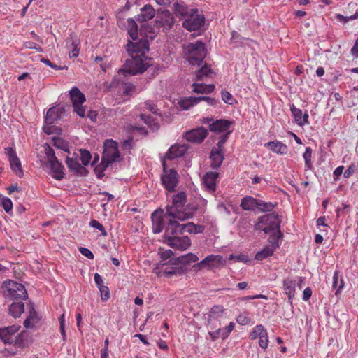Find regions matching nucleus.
I'll use <instances>...</instances> for the list:
<instances>
[{
    "instance_id": "obj_48",
    "label": "nucleus",
    "mask_w": 358,
    "mask_h": 358,
    "mask_svg": "<svg viewBox=\"0 0 358 358\" xmlns=\"http://www.w3.org/2000/svg\"><path fill=\"white\" fill-rule=\"evenodd\" d=\"M157 254L160 257V259H161L160 262L161 263H163L162 262L166 261L167 259L169 260V259H172L171 256L173 255L172 250H171L170 249L164 250V249H162V248H159Z\"/></svg>"
},
{
    "instance_id": "obj_39",
    "label": "nucleus",
    "mask_w": 358,
    "mask_h": 358,
    "mask_svg": "<svg viewBox=\"0 0 358 358\" xmlns=\"http://www.w3.org/2000/svg\"><path fill=\"white\" fill-rule=\"evenodd\" d=\"M344 286L343 280L338 271H335L333 275L332 288L336 289L335 294L338 296Z\"/></svg>"
},
{
    "instance_id": "obj_1",
    "label": "nucleus",
    "mask_w": 358,
    "mask_h": 358,
    "mask_svg": "<svg viewBox=\"0 0 358 358\" xmlns=\"http://www.w3.org/2000/svg\"><path fill=\"white\" fill-rule=\"evenodd\" d=\"M127 22L128 34L134 41L129 40L126 45L127 51L131 59H127L122 68L118 71L119 74L125 76L143 73L151 65L150 62H144V59L151 60V58L145 56L149 51L148 40L145 38L138 40V26L134 20L129 18Z\"/></svg>"
},
{
    "instance_id": "obj_31",
    "label": "nucleus",
    "mask_w": 358,
    "mask_h": 358,
    "mask_svg": "<svg viewBox=\"0 0 358 358\" xmlns=\"http://www.w3.org/2000/svg\"><path fill=\"white\" fill-rule=\"evenodd\" d=\"M218 175V173L213 171H209L204 175L203 182L208 191L215 190L216 179L217 178Z\"/></svg>"
},
{
    "instance_id": "obj_61",
    "label": "nucleus",
    "mask_w": 358,
    "mask_h": 358,
    "mask_svg": "<svg viewBox=\"0 0 358 358\" xmlns=\"http://www.w3.org/2000/svg\"><path fill=\"white\" fill-rule=\"evenodd\" d=\"M24 47L29 49H34L40 52H43V49L41 48V46L34 42L27 41L24 43Z\"/></svg>"
},
{
    "instance_id": "obj_29",
    "label": "nucleus",
    "mask_w": 358,
    "mask_h": 358,
    "mask_svg": "<svg viewBox=\"0 0 358 358\" xmlns=\"http://www.w3.org/2000/svg\"><path fill=\"white\" fill-rule=\"evenodd\" d=\"M199 258L193 253H188L185 255L180 256L176 258H172L169 260V262L174 266L179 264H187L192 262H196Z\"/></svg>"
},
{
    "instance_id": "obj_43",
    "label": "nucleus",
    "mask_w": 358,
    "mask_h": 358,
    "mask_svg": "<svg viewBox=\"0 0 358 358\" xmlns=\"http://www.w3.org/2000/svg\"><path fill=\"white\" fill-rule=\"evenodd\" d=\"M236 322L240 325H248L252 324L254 322L252 320L250 313L248 312H243L240 313L236 317Z\"/></svg>"
},
{
    "instance_id": "obj_51",
    "label": "nucleus",
    "mask_w": 358,
    "mask_h": 358,
    "mask_svg": "<svg viewBox=\"0 0 358 358\" xmlns=\"http://www.w3.org/2000/svg\"><path fill=\"white\" fill-rule=\"evenodd\" d=\"M234 327H235V324L233 322H231L227 326H226L223 328H221L222 329L221 339H222V340L227 339L229 336L231 332L234 330Z\"/></svg>"
},
{
    "instance_id": "obj_49",
    "label": "nucleus",
    "mask_w": 358,
    "mask_h": 358,
    "mask_svg": "<svg viewBox=\"0 0 358 358\" xmlns=\"http://www.w3.org/2000/svg\"><path fill=\"white\" fill-rule=\"evenodd\" d=\"M208 334L212 341H215L217 339L221 338L222 329L219 327L214 329H208Z\"/></svg>"
},
{
    "instance_id": "obj_50",
    "label": "nucleus",
    "mask_w": 358,
    "mask_h": 358,
    "mask_svg": "<svg viewBox=\"0 0 358 358\" xmlns=\"http://www.w3.org/2000/svg\"><path fill=\"white\" fill-rule=\"evenodd\" d=\"M80 160L82 162V164L83 166H87L92 159V155L90 152L86 150H80Z\"/></svg>"
},
{
    "instance_id": "obj_53",
    "label": "nucleus",
    "mask_w": 358,
    "mask_h": 358,
    "mask_svg": "<svg viewBox=\"0 0 358 358\" xmlns=\"http://www.w3.org/2000/svg\"><path fill=\"white\" fill-rule=\"evenodd\" d=\"M231 131H227L225 134L221 135L219 137L218 142L215 146L217 149H220V150H223L222 147L224 144L227 142V139L229 138V136L231 134Z\"/></svg>"
},
{
    "instance_id": "obj_22",
    "label": "nucleus",
    "mask_w": 358,
    "mask_h": 358,
    "mask_svg": "<svg viewBox=\"0 0 358 358\" xmlns=\"http://www.w3.org/2000/svg\"><path fill=\"white\" fill-rule=\"evenodd\" d=\"M210 166L213 169H217L222 164L224 157V151L220 150L216 147H213L210 153Z\"/></svg>"
},
{
    "instance_id": "obj_18",
    "label": "nucleus",
    "mask_w": 358,
    "mask_h": 358,
    "mask_svg": "<svg viewBox=\"0 0 358 358\" xmlns=\"http://www.w3.org/2000/svg\"><path fill=\"white\" fill-rule=\"evenodd\" d=\"M188 148L189 147L185 144H175L171 145L166 153L165 158L169 160H173L182 157L187 152Z\"/></svg>"
},
{
    "instance_id": "obj_44",
    "label": "nucleus",
    "mask_w": 358,
    "mask_h": 358,
    "mask_svg": "<svg viewBox=\"0 0 358 358\" xmlns=\"http://www.w3.org/2000/svg\"><path fill=\"white\" fill-rule=\"evenodd\" d=\"M110 164L108 162H106L101 159V163L94 167V173L99 179H101L105 176L104 171Z\"/></svg>"
},
{
    "instance_id": "obj_8",
    "label": "nucleus",
    "mask_w": 358,
    "mask_h": 358,
    "mask_svg": "<svg viewBox=\"0 0 358 358\" xmlns=\"http://www.w3.org/2000/svg\"><path fill=\"white\" fill-rule=\"evenodd\" d=\"M61 119L57 110V107H52L48 109L45 117V124L43 130L47 134H57L62 132V129L56 126L52 125L57 120Z\"/></svg>"
},
{
    "instance_id": "obj_54",
    "label": "nucleus",
    "mask_w": 358,
    "mask_h": 358,
    "mask_svg": "<svg viewBox=\"0 0 358 358\" xmlns=\"http://www.w3.org/2000/svg\"><path fill=\"white\" fill-rule=\"evenodd\" d=\"M45 153L48 162L57 159L54 150L48 143L45 144Z\"/></svg>"
},
{
    "instance_id": "obj_17",
    "label": "nucleus",
    "mask_w": 358,
    "mask_h": 358,
    "mask_svg": "<svg viewBox=\"0 0 358 358\" xmlns=\"http://www.w3.org/2000/svg\"><path fill=\"white\" fill-rule=\"evenodd\" d=\"M173 11L177 17L182 19L187 18L191 13H198L196 8H189L182 1L174 2Z\"/></svg>"
},
{
    "instance_id": "obj_59",
    "label": "nucleus",
    "mask_w": 358,
    "mask_h": 358,
    "mask_svg": "<svg viewBox=\"0 0 358 358\" xmlns=\"http://www.w3.org/2000/svg\"><path fill=\"white\" fill-rule=\"evenodd\" d=\"M136 86L131 83H127L124 85V94L125 95H131L132 93L135 91Z\"/></svg>"
},
{
    "instance_id": "obj_20",
    "label": "nucleus",
    "mask_w": 358,
    "mask_h": 358,
    "mask_svg": "<svg viewBox=\"0 0 358 358\" xmlns=\"http://www.w3.org/2000/svg\"><path fill=\"white\" fill-rule=\"evenodd\" d=\"M152 224H165L166 219H168V224H179L176 220L172 219L166 214V211L162 208L155 210L151 215Z\"/></svg>"
},
{
    "instance_id": "obj_57",
    "label": "nucleus",
    "mask_w": 358,
    "mask_h": 358,
    "mask_svg": "<svg viewBox=\"0 0 358 358\" xmlns=\"http://www.w3.org/2000/svg\"><path fill=\"white\" fill-rule=\"evenodd\" d=\"M40 61L49 66L50 67L54 69H56V70H62V69H67V67L66 66H58V65H56L53 63H52L48 59H46V58H44V57H41L40 59Z\"/></svg>"
},
{
    "instance_id": "obj_46",
    "label": "nucleus",
    "mask_w": 358,
    "mask_h": 358,
    "mask_svg": "<svg viewBox=\"0 0 358 358\" xmlns=\"http://www.w3.org/2000/svg\"><path fill=\"white\" fill-rule=\"evenodd\" d=\"M311 155H312V149L310 147H308L306 149L305 152L303 153V158L305 160V166L307 168V169L305 170L306 173L307 171H310L311 169Z\"/></svg>"
},
{
    "instance_id": "obj_63",
    "label": "nucleus",
    "mask_w": 358,
    "mask_h": 358,
    "mask_svg": "<svg viewBox=\"0 0 358 358\" xmlns=\"http://www.w3.org/2000/svg\"><path fill=\"white\" fill-rule=\"evenodd\" d=\"M79 251L83 255L85 256L87 258L90 259H94L93 253L88 248L80 247L79 248Z\"/></svg>"
},
{
    "instance_id": "obj_9",
    "label": "nucleus",
    "mask_w": 358,
    "mask_h": 358,
    "mask_svg": "<svg viewBox=\"0 0 358 358\" xmlns=\"http://www.w3.org/2000/svg\"><path fill=\"white\" fill-rule=\"evenodd\" d=\"M163 169L164 173L161 176L162 185L169 192H174L178 184V173L173 169L167 171L164 162H163Z\"/></svg>"
},
{
    "instance_id": "obj_36",
    "label": "nucleus",
    "mask_w": 358,
    "mask_h": 358,
    "mask_svg": "<svg viewBox=\"0 0 358 358\" xmlns=\"http://www.w3.org/2000/svg\"><path fill=\"white\" fill-rule=\"evenodd\" d=\"M199 103L198 97L189 96L187 99H181L178 101L179 107L182 110H188L190 107Z\"/></svg>"
},
{
    "instance_id": "obj_11",
    "label": "nucleus",
    "mask_w": 358,
    "mask_h": 358,
    "mask_svg": "<svg viewBox=\"0 0 358 358\" xmlns=\"http://www.w3.org/2000/svg\"><path fill=\"white\" fill-rule=\"evenodd\" d=\"M69 95L73 103V111L80 117H84L85 116V109L82 106V104L85 101V95L76 87L71 89Z\"/></svg>"
},
{
    "instance_id": "obj_32",
    "label": "nucleus",
    "mask_w": 358,
    "mask_h": 358,
    "mask_svg": "<svg viewBox=\"0 0 358 358\" xmlns=\"http://www.w3.org/2000/svg\"><path fill=\"white\" fill-rule=\"evenodd\" d=\"M214 84L194 83L192 85L193 92L197 94H210L215 90Z\"/></svg>"
},
{
    "instance_id": "obj_30",
    "label": "nucleus",
    "mask_w": 358,
    "mask_h": 358,
    "mask_svg": "<svg viewBox=\"0 0 358 358\" xmlns=\"http://www.w3.org/2000/svg\"><path fill=\"white\" fill-rule=\"evenodd\" d=\"M75 38L76 36L71 33L69 37L66 40V47L69 49H72L71 51L69 52V57L71 58L78 57L80 51V48H78L80 43L78 40Z\"/></svg>"
},
{
    "instance_id": "obj_5",
    "label": "nucleus",
    "mask_w": 358,
    "mask_h": 358,
    "mask_svg": "<svg viewBox=\"0 0 358 358\" xmlns=\"http://www.w3.org/2000/svg\"><path fill=\"white\" fill-rule=\"evenodd\" d=\"M185 59L192 65L200 66L206 56V44L200 41L188 43L183 48Z\"/></svg>"
},
{
    "instance_id": "obj_42",
    "label": "nucleus",
    "mask_w": 358,
    "mask_h": 358,
    "mask_svg": "<svg viewBox=\"0 0 358 358\" xmlns=\"http://www.w3.org/2000/svg\"><path fill=\"white\" fill-rule=\"evenodd\" d=\"M266 331V329L262 324H257L250 332L249 338L251 340H255L260 337Z\"/></svg>"
},
{
    "instance_id": "obj_38",
    "label": "nucleus",
    "mask_w": 358,
    "mask_h": 358,
    "mask_svg": "<svg viewBox=\"0 0 358 358\" xmlns=\"http://www.w3.org/2000/svg\"><path fill=\"white\" fill-rule=\"evenodd\" d=\"M212 73L213 70L210 66L206 63L195 72L196 77L199 80H203L206 77H210Z\"/></svg>"
},
{
    "instance_id": "obj_55",
    "label": "nucleus",
    "mask_w": 358,
    "mask_h": 358,
    "mask_svg": "<svg viewBox=\"0 0 358 358\" xmlns=\"http://www.w3.org/2000/svg\"><path fill=\"white\" fill-rule=\"evenodd\" d=\"M1 204L6 213H8L12 210L13 203L11 200L7 197H3L1 199Z\"/></svg>"
},
{
    "instance_id": "obj_14",
    "label": "nucleus",
    "mask_w": 358,
    "mask_h": 358,
    "mask_svg": "<svg viewBox=\"0 0 358 358\" xmlns=\"http://www.w3.org/2000/svg\"><path fill=\"white\" fill-rule=\"evenodd\" d=\"M225 264V259L221 255H210L194 266L195 268L212 269L223 266Z\"/></svg>"
},
{
    "instance_id": "obj_10",
    "label": "nucleus",
    "mask_w": 358,
    "mask_h": 358,
    "mask_svg": "<svg viewBox=\"0 0 358 358\" xmlns=\"http://www.w3.org/2000/svg\"><path fill=\"white\" fill-rule=\"evenodd\" d=\"M226 313V309L220 305L213 306L208 313L207 327L214 329L221 325V320Z\"/></svg>"
},
{
    "instance_id": "obj_45",
    "label": "nucleus",
    "mask_w": 358,
    "mask_h": 358,
    "mask_svg": "<svg viewBox=\"0 0 358 358\" xmlns=\"http://www.w3.org/2000/svg\"><path fill=\"white\" fill-rule=\"evenodd\" d=\"M54 146L69 153L68 143L59 137L52 138Z\"/></svg>"
},
{
    "instance_id": "obj_15",
    "label": "nucleus",
    "mask_w": 358,
    "mask_h": 358,
    "mask_svg": "<svg viewBox=\"0 0 358 358\" xmlns=\"http://www.w3.org/2000/svg\"><path fill=\"white\" fill-rule=\"evenodd\" d=\"M208 131L203 127H199L185 132L184 138L192 143H200L208 136Z\"/></svg>"
},
{
    "instance_id": "obj_41",
    "label": "nucleus",
    "mask_w": 358,
    "mask_h": 358,
    "mask_svg": "<svg viewBox=\"0 0 358 358\" xmlns=\"http://www.w3.org/2000/svg\"><path fill=\"white\" fill-rule=\"evenodd\" d=\"M257 210L259 212L269 213L273 210L276 204L272 202H264L262 200L257 199Z\"/></svg>"
},
{
    "instance_id": "obj_34",
    "label": "nucleus",
    "mask_w": 358,
    "mask_h": 358,
    "mask_svg": "<svg viewBox=\"0 0 358 358\" xmlns=\"http://www.w3.org/2000/svg\"><path fill=\"white\" fill-rule=\"evenodd\" d=\"M265 146L269 148L273 152L278 154L282 155L287 152V145L280 141H270L266 143Z\"/></svg>"
},
{
    "instance_id": "obj_6",
    "label": "nucleus",
    "mask_w": 358,
    "mask_h": 358,
    "mask_svg": "<svg viewBox=\"0 0 358 358\" xmlns=\"http://www.w3.org/2000/svg\"><path fill=\"white\" fill-rule=\"evenodd\" d=\"M20 326L13 324L0 329V338L5 344L13 345L17 348L24 345V334L18 333Z\"/></svg>"
},
{
    "instance_id": "obj_7",
    "label": "nucleus",
    "mask_w": 358,
    "mask_h": 358,
    "mask_svg": "<svg viewBox=\"0 0 358 358\" xmlns=\"http://www.w3.org/2000/svg\"><path fill=\"white\" fill-rule=\"evenodd\" d=\"M4 295L10 299H25L27 293L24 286L13 280H8L3 286Z\"/></svg>"
},
{
    "instance_id": "obj_23",
    "label": "nucleus",
    "mask_w": 358,
    "mask_h": 358,
    "mask_svg": "<svg viewBox=\"0 0 358 358\" xmlns=\"http://www.w3.org/2000/svg\"><path fill=\"white\" fill-rule=\"evenodd\" d=\"M169 265H172L169 262L161 263L159 262L153 268V271L159 276L171 275L177 272L176 267H169Z\"/></svg>"
},
{
    "instance_id": "obj_16",
    "label": "nucleus",
    "mask_w": 358,
    "mask_h": 358,
    "mask_svg": "<svg viewBox=\"0 0 358 358\" xmlns=\"http://www.w3.org/2000/svg\"><path fill=\"white\" fill-rule=\"evenodd\" d=\"M5 154L8 156L10 168L19 177H22L23 171L22 169L21 162L16 155L15 150L10 147L5 148Z\"/></svg>"
},
{
    "instance_id": "obj_56",
    "label": "nucleus",
    "mask_w": 358,
    "mask_h": 358,
    "mask_svg": "<svg viewBox=\"0 0 358 358\" xmlns=\"http://www.w3.org/2000/svg\"><path fill=\"white\" fill-rule=\"evenodd\" d=\"M259 345L263 349H266L268 347V336L267 331L264 334H262L260 337H259Z\"/></svg>"
},
{
    "instance_id": "obj_47",
    "label": "nucleus",
    "mask_w": 358,
    "mask_h": 358,
    "mask_svg": "<svg viewBox=\"0 0 358 358\" xmlns=\"http://www.w3.org/2000/svg\"><path fill=\"white\" fill-rule=\"evenodd\" d=\"M38 318L35 313H31L24 321V326L26 328H33L38 322Z\"/></svg>"
},
{
    "instance_id": "obj_58",
    "label": "nucleus",
    "mask_w": 358,
    "mask_h": 358,
    "mask_svg": "<svg viewBox=\"0 0 358 358\" xmlns=\"http://www.w3.org/2000/svg\"><path fill=\"white\" fill-rule=\"evenodd\" d=\"M145 108L155 115H161L159 110L150 101L145 103Z\"/></svg>"
},
{
    "instance_id": "obj_60",
    "label": "nucleus",
    "mask_w": 358,
    "mask_h": 358,
    "mask_svg": "<svg viewBox=\"0 0 358 358\" xmlns=\"http://www.w3.org/2000/svg\"><path fill=\"white\" fill-rule=\"evenodd\" d=\"M101 292V297L103 301H107L110 297L109 289L107 286H103L99 288Z\"/></svg>"
},
{
    "instance_id": "obj_25",
    "label": "nucleus",
    "mask_w": 358,
    "mask_h": 358,
    "mask_svg": "<svg viewBox=\"0 0 358 358\" xmlns=\"http://www.w3.org/2000/svg\"><path fill=\"white\" fill-rule=\"evenodd\" d=\"M48 163L50 164V170L53 173L52 177L58 180L63 179L64 177V173L63 171L64 166L59 162L57 158L49 161Z\"/></svg>"
},
{
    "instance_id": "obj_33",
    "label": "nucleus",
    "mask_w": 358,
    "mask_h": 358,
    "mask_svg": "<svg viewBox=\"0 0 358 358\" xmlns=\"http://www.w3.org/2000/svg\"><path fill=\"white\" fill-rule=\"evenodd\" d=\"M257 199L252 196H245L242 199L241 207L245 210H257Z\"/></svg>"
},
{
    "instance_id": "obj_35",
    "label": "nucleus",
    "mask_w": 358,
    "mask_h": 358,
    "mask_svg": "<svg viewBox=\"0 0 358 358\" xmlns=\"http://www.w3.org/2000/svg\"><path fill=\"white\" fill-rule=\"evenodd\" d=\"M9 314L15 318L19 317L24 310V306L22 301L13 302L10 305Z\"/></svg>"
},
{
    "instance_id": "obj_2",
    "label": "nucleus",
    "mask_w": 358,
    "mask_h": 358,
    "mask_svg": "<svg viewBox=\"0 0 358 358\" xmlns=\"http://www.w3.org/2000/svg\"><path fill=\"white\" fill-rule=\"evenodd\" d=\"M204 225H167L164 236L167 244L179 250H185L191 245V241L187 236H179L182 231L189 233L199 234L203 232Z\"/></svg>"
},
{
    "instance_id": "obj_19",
    "label": "nucleus",
    "mask_w": 358,
    "mask_h": 358,
    "mask_svg": "<svg viewBox=\"0 0 358 358\" xmlns=\"http://www.w3.org/2000/svg\"><path fill=\"white\" fill-rule=\"evenodd\" d=\"M66 164L69 171L73 172L77 176H85L87 173V170L82 166L78 159L76 158H70L69 156L66 157Z\"/></svg>"
},
{
    "instance_id": "obj_40",
    "label": "nucleus",
    "mask_w": 358,
    "mask_h": 358,
    "mask_svg": "<svg viewBox=\"0 0 358 358\" xmlns=\"http://www.w3.org/2000/svg\"><path fill=\"white\" fill-rule=\"evenodd\" d=\"M141 119L152 130H157L159 125L157 121L150 115L142 113L140 115Z\"/></svg>"
},
{
    "instance_id": "obj_62",
    "label": "nucleus",
    "mask_w": 358,
    "mask_h": 358,
    "mask_svg": "<svg viewBox=\"0 0 358 358\" xmlns=\"http://www.w3.org/2000/svg\"><path fill=\"white\" fill-rule=\"evenodd\" d=\"M198 99H199V102L204 101L209 106H215L217 101L215 98L209 96H199Z\"/></svg>"
},
{
    "instance_id": "obj_4",
    "label": "nucleus",
    "mask_w": 358,
    "mask_h": 358,
    "mask_svg": "<svg viewBox=\"0 0 358 358\" xmlns=\"http://www.w3.org/2000/svg\"><path fill=\"white\" fill-rule=\"evenodd\" d=\"M263 231L269 235L268 244L255 254V259L257 261H262L271 257L276 249L279 248L280 240L282 238L280 225H267L263 229Z\"/></svg>"
},
{
    "instance_id": "obj_13",
    "label": "nucleus",
    "mask_w": 358,
    "mask_h": 358,
    "mask_svg": "<svg viewBox=\"0 0 358 358\" xmlns=\"http://www.w3.org/2000/svg\"><path fill=\"white\" fill-rule=\"evenodd\" d=\"M205 20L203 15L193 13L185 19L182 22V27L189 31H196L203 26Z\"/></svg>"
},
{
    "instance_id": "obj_28",
    "label": "nucleus",
    "mask_w": 358,
    "mask_h": 358,
    "mask_svg": "<svg viewBox=\"0 0 358 358\" xmlns=\"http://www.w3.org/2000/svg\"><path fill=\"white\" fill-rule=\"evenodd\" d=\"M155 15V9L150 5H145L141 8V13L137 15L136 19L138 22H147L154 17Z\"/></svg>"
},
{
    "instance_id": "obj_27",
    "label": "nucleus",
    "mask_w": 358,
    "mask_h": 358,
    "mask_svg": "<svg viewBox=\"0 0 358 358\" xmlns=\"http://www.w3.org/2000/svg\"><path fill=\"white\" fill-rule=\"evenodd\" d=\"M283 288L285 294L287 296L289 302L292 303L293 299L295 296L296 280L291 278L285 279L283 280Z\"/></svg>"
},
{
    "instance_id": "obj_64",
    "label": "nucleus",
    "mask_w": 358,
    "mask_h": 358,
    "mask_svg": "<svg viewBox=\"0 0 358 358\" xmlns=\"http://www.w3.org/2000/svg\"><path fill=\"white\" fill-rule=\"evenodd\" d=\"M355 171V166L354 164H351L348 166V168L345 170V171L343 173V176L345 178H348L350 177Z\"/></svg>"
},
{
    "instance_id": "obj_37",
    "label": "nucleus",
    "mask_w": 358,
    "mask_h": 358,
    "mask_svg": "<svg viewBox=\"0 0 358 358\" xmlns=\"http://www.w3.org/2000/svg\"><path fill=\"white\" fill-rule=\"evenodd\" d=\"M292 115L296 122L299 125H303L307 122L308 115L305 113L303 115L301 110L295 108L294 106L291 108Z\"/></svg>"
},
{
    "instance_id": "obj_24",
    "label": "nucleus",
    "mask_w": 358,
    "mask_h": 358,
    "mask_svg": "<svg viewBox=\"0 0 358 358\" xmlns=\"http://www.w3.org/2000/svg\"><path fill=\"white\" fill-rule=\"evenodd\" d=\"M232 124V122L224 120V119H220L216 120L215 122H213L209 125V129L212 132L215 133H222L224 131H229V128L230 125Z\"/></svg>"
},
{
    "instance_id": "obj_3",
    "label": "nucleus",
    "mask_w": 358,
    "mask_h": 358,
    "mask_svg": "<svg viewBox=\"0 0 358 358\" xmlns=\"http://www.w3.org/2000/svg\"><path fill=\"white\" fill-rule=\"evenodd\" d=\"M186 201V194L184 192H178L173 196L172 205L166 206V214L178 222L192 218L196 211V207L190 205L185 207Z\"/></svg>"
},
{
    "instance_id": "obj_26",
    "label": "nucleus",
    "mask_w": 358,
    "mask_h": 358,
    "mask_svg": "<svg viewBox=\"0 0 358 358\" xmlns=\"http://www.w3.org/2000/svg\"><path fill=\"white\" fill-rule=\"evenodd\" d=\"M282 222V216L275 211H271L261 216L257 224H280Z\"/></svg>"
},
{
    "instance_id": "obj_21",
    "label": "nucleus",
    "mask_w": 358,
    "mask_h": 358,
    "mask_svg": "<svg viewBox=\"0 0 358 358\" xmlns=\"http://www.w3.org/2000/svg\"><path fill=\"white\" fill-rule=\"evenodd\" d=\"M157 22L166 29H169L174 24L175 20L173 15L168 10L162 11L158 14Z\"/></svg>"
},
{
    "instance_id": "obj_52",
    "label": "nucleus",
    "mask_w": 358,
    "mask_h": 358,
    "mask_svg": "<svg viewBox=\"0 0 358 358\" xmlns=\"http://www.w3.org/2000/svg\"><path fill=\"white\" fill-rule=\"evenodd\" d=\"M221 96H222V99L223 100V101L229 105H233L234 104V101H235L233 96L231 95V94L225 90H222L221 92Z\"/></svg>"
},
{
    "instance_id": "obj_12",
    "label": "nucleus",
    "mask_w": 358,
    "mask_h": 358,
    "mask_svg": "<svg viewBox=\"0 0 358 358\" xmlns=\"http://www.w3.org/2000/svg\"><path fill=\"white\" fill-rule=\"evenodd\" d=\"M120 157V153L117 144L113 140H106L104 143V150L103 152L101 159L112 164L117 161Z\"/></svg>"
}]
</instances>
